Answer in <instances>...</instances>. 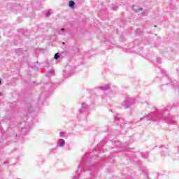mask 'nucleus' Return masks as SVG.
<instances>
[{"label":"nucleus","mask_w":179,"mask_h":179,"mask_svg":"<svg viewBox=\"0 0 179 179\" xmlns=\"http://www.w3.org/2000/svg\"><path fill=\"white\" fill-rule=\"evenodd\" d=\"M143 120L155 122H159V121L162 120L169 125H173L174 123H176V116L169 114L166 111V109H161L157 112L150 113L148 115L141 117L140 121H143Z\"/></svg>","instance_id":"1"},{"label":"nucleus","mask_w":179,"mask_h":179,"mask_svg":"<svg viewBox=\"0 0 179 179\" xmlns=\"http://www.w3.org/2000/svg\"><path fill=\"white\" fill-rule=\"evenodd\" d=\"M16 127L17 123L10 122V127L8 129L7 132L9 133L10 136L12 139H16L17 138H20L21 135H26L29 134L30 131V126L26 123L25 127Z\"/></svg>","instance_id":"2"},{"label":"nucleus","mask_w":179,"mask_h":179,"mask_svg":"<svg viewBox=\"0 0 179 179\" xmlns=\"http://www.w3.org/2000/svg\"><path fill=\"white\" fill-rule=\"evenodd\" d=\"M89 156H90V154H89V152H87L85 155L83 157L82 162H80V164L78 166V169L80 170L83 169L84 171V173H86V171H87V169H86L85 167H89V166H90Z\"/></svg>","instance_id":"3"},{"label":"nucleus","mask_w":179,"mask_h":179,"mask_svg":"<svg viewBox=\"0 0 179 179\" xmlns=\"http://www.w3.org/2000/svg\"><path fill=\"white\" fill-rule=\"evenodd\" d=\"M135 104V99L127 98L124 100L121 104V108H124L127 110V108H129V107H132Z\"/></svg>","instance_id":"4"},{"label":"nucleus","mask_w":179,"mask_h":179,"mask_svg":"<svg viewBox=\"0 0 179 179\" xmlns=\"http://www.w3.org/2000/svg\"><path fill=\"white\" fill-rule=\"evenodd\" d=\"M5 122H9V120L8 118H5L0 120V132H1V136L3 135V134L5 133V130L3 129V128H2V125H3Z\"/></svg>","instance_id":"5"},{"label":"nucleus","mask_w":179,"mask_h":179,"mask_svg":"<svg viewBox=\"0 0 179 179\" xmlns=\"http://www.w3.org/2000/svg\"><path fill=\"white\" fill-rule=\"evenodd\" d=\"M57 146H59V148H64V146H65V140L62 138L59 139Z\"/></svg>","instance_id":"6"},{"label":"nucleus","mask_w":179,"mask_h":179,"mask_svg":"<svg viewBox=\"0 0 179 179\" xmlns=\"http://www.w3.org/2000/svg\"><path fill=\"white\" fill-rule=\"evenodd\" d=\"M133 10H134V12H142V10H143V8L138 6H132Z\"/></svg>","instance_id":"7"},{"label":"nucleus","mask_w":179,"mask_h":179,"mask_svg":"<svg viewBox=\"0 0 179 179\" xmlns=\"http://www.w3.org/2000/svg\"><path fill=\"white\" fill-rule=\"evenodd\" d=\"M99 89H100V90H103V92H106V90H110V86L108 85L99 86Z\"/></svg>","instance_id":"8"},{"label":"nucleus","mask_w":179,"mask_h":179,"mask_svg":"<svg viewBox=\"0 0 179 179\" xmlns=\"http://www.w3.org/2000/svg\"><path fill=\"white\" fill-rule=\"evenodd\" d=\"M15 54H17V55H22L23 54V50L22 49H15Z\"/></svg>","instance_id":"9"},{"label":"nucleus","mask_w":179,"mask_h":179,"mask_svg":"<svg viewBox=\"0 0 179 179\" xmlns=\"http://www.w3.org/2000/svg\"><path fill=\"white\" fill-rule=\"evenodd\" d=\"M52 86V83H48L44 86V89H45L46 92H50V87Z\"/></svg>","instance_id":"10"},{"label":"nucleus","mask_w":179,"mask_h":179,"mask_svg":"<svg viewBox=\"0 0 179 179\" xmlns=\"http://www.w3.org/2000/svg\"><path fill=\"white\" fill-rule=\"evenodd\" d=\"M72 50L74 51V52H79V46L78 45H75L72 47Z\"/></svg>","instance_id":"11"},{"label":"nucleus","mask_w":179,"mask_h":179,"mask_svg":"<svg viewBox=\"0 0 179 179\" xmlns=\"http://www.w3.org/2000/svg\"><path fill=\"white\" fill-rule=\"evenodd\" d=\"M141 156L143 159H148V157H149V154L148 152H142Z\"/></svg>","instance_id":"12"},{"label":"nucleus","mask_w":179,"mask_h":179,"mask_svg":"<svg viewBox=\"0 0 179 179\" xmlns=\"http://www.w3.org/2000/svg\"><path fill=\"white\" fill-rule=\"evenodd\" d=\"M59 34L61 36H65V28H62L60 31H59Z\"/></svg>","instance_id":"13"},{"label":"nucleus","mask_w":179,"mask_h":179,"mask_svg":"<svg viewBox=\"0 0 179 179\" xmlns=\"http://www.w3.org/2000/svg\"><path fill=\"white\" fill-rule=\"evenodd\" d=\"M91 177H96L97 176V171H92L90 172Z\"/></svg>","instance_id":"14"},{"label":"nucleus","mask_w":179,"mask_h":179,"mask_svg":"<svg viewBox=\"0 0 179 179\" xmlns=\"http://www.w3.org/2000/svg\"><path fill=\"white\" fill-rule=\"evenodd\" d=\"M69 6L70 8H75V1H70L69 3Z\"/></svg>","instance_id":"15"},{"label":"nucleus","mask_w":179,"mask_h":179,"mask_svg":"<svg viewBox=\"0 0 179 179\" xmlns=\"http://www.w3.org/2000/svg\"><path fill=\"white\" fill-rule=\"evenodd\" d=\"M87 108V104H86V103L83 102L81 106V108L86 110V108Z\"/></svg>","instance_id":"16"},{"label":"nucleus","mask_w":179,"mask_h":179,"mask_svg":"<svg viewBox=\"0 0 179 179\" xmlns=\"http://www.w3.org/2000/svg\"><path fill=\"white\" fill-rule=\"evenodd\" d=\"M46 17H49V16H51V10H48L45 13Z\"/></svg>","instance_id":"17"},{"label":"nucleus","mask_w":179,"mask_h":179,"mask_svg":"<svg viewBox=\"0 0 179 179\" xmlns=\"http://www.w3.org/2000/svg\"><path fill=\"white\" fill-rule=\"evenodd\" d=\"M48 73H50V75L55 76V70L51 69V70L49 71Z\"/></svg>","instance_id":"18"},{"label":"nucleus","mask_w":179,"mask_h":179,"mask_svg":"<svg viewBox=\"0 0 179 179\" xmlns=\"http://www.w3.org/2000/svg\"><path fill=\"white\" fill-rule=\"evenodd\" d=\"M65 134H66L65 131H61L59 133L60 138H64L65 137Z\"/></svg>","instance_id":"19"},{"label":"nucleus","mask_w":179,"mask_h":179,"mask_svg":"<svg viewBox=\"0 0 179 179\" xmlns=\"http://www.w3.org/2000/svg\"><path fill=\"white\" fill-rule=\"evenodd\" d=\"M59 53H55V56H54V59H59Z\"/></svg>","instance_id":"20"},{"label":"nucleus","mask_w":179,"mask_h":179,"mask_svg":"<svg viewBox=\"0 0 179 179\" xmlns=\"http://www.w3.org/2000/svg\"><path fill=\"white\" fill-rule=\"evenodd\" d=\"M112 9H113V10H117L118 9V6L113 5Z\"/></svg>","instance_id":"21"},{"label":"nucleus","mask_w":179,"mask_h":179,"mask_svg":"<svg viewBox=\"0 0 179 179\" xmlns=\"http://www.w3.org/2000/svg\"><path fill=\"white\" fill-rule=\"evenodd\" d=\"M157 64H162V59L160 57L157 58Z\"/></svg>","instance_id":"22"},{"label":"nucleus","mask_w":179,"mask_h":179,"mask_svg":"<svg viewBox=\"0 0 179 179\" xmlns=\"http://www.w3.org/2000/svg\"><path fill=\"white\" fill-rule=\"evenodd\" d=\"M28 112H29V113H33V108H32L31 106H29V107L28 108Z\"/></svg>","instance_id":"23"},{"label":"nucleus","mask_w":179,"mask_h":179,"mask_svg":"<svg viewBox=\"0 0 179 179\" xmlns=\"http://www.w3.org/2000/svg\"><path fill=\"white\" fill-rule=\"evenodd\" d=\"M115 121L116 122H118V121H121V118H120L119 117H115Z\"/></svg>","instance_id":"24"},{"label":"nucleus","mask_w":179,"mask_h":179,"mask_svg":"<svg viewBox=\"0 0 179 179\" xmlns=\"http://www.w3.org/2000/svg\"><path fill=\"white\" fill-rule=\"evenodd\" d=\"M120 127H121L122 128H124V127H127V124L122 123V124H120Z\"/></svg>","instance_id":"25"},{"label":"nucleus","mask_w":179,"mask_h":179,"mask_svg":"<svg viewBox=\"0 0 179 179\" xmlns=\"http://www.w3.org/2000/svg\"><path fill=\"white\" fill-rule=\"evenodd\" d=\"M52 26V24H47V27H51Z\"/></svg>","instance_id":"26"},{"label":"nucleus","mask_w":179,"mask_h":179,"mask_svg":"<svg viewBox=\"0 0 179 179\" xmlns=\"http://www.w3.org/2000/svg\"><path fill=\"white\" fill-rule=\"evenodd\" d=\"M8 161H6L3 162V164H8Z\"/></svg>","instance_id":"27"},{"label":"nucleus","mask_w":179,"mask_h":179,"mask_svg":"<svg viewBox=\"0 0 179 179\" xmlns=\"http://www.w3.org/2000/svg\"><path fill=\"white\" fill-rule=\"evenodd\" d=\"M0 96H3V93L0 92Z\"/></svg>","instance_id":"28"},{"label":"nucleus","mask_w":179,"mask_h":179,"mask_svg":"<svg viewBox=\"0 0 179 179\" xmlns=\"http://www.w3.org/2000/svg\"><path fill=\"white\" fill-rule=\"evenodd\" d=\"M89 170H90V171H92V169H90Z\"/></svg>","instance_id":"29"},{"label":"nucleus","mask_w":179,"mask_h":179,"mask_svg":"<svg viewBox=\"0 0 179 179\" xmlns=\"http://www.w3.org/2000/svg\"><path fill=\"white\" fill-rule=\"evenodd\" d=\"M155 27H157V26L155 25Z\"/></svg>","instance_id":"30"},{"label":"nucleus","mask_w":179,"mask_h":179,"mask_svg":"<svg viewBox=\"0 0 179 179\" xmlns=\"http://www.w3.org/2000/svg\"><path fill=\"white\" fill-rule=\"evenodd\" d=\"M0 85H1V78H0Z\"/></svg>","instance_id":"31"},{"label":"nucleus","mask_w":179,"mask_h":179,"mask_svg":"<svg viewBox=\"0 0 179 179\" xmlns=\"http://www.w3.org/2000/svg\"><path fill=\"white\" fill-rule=\"evenodd\" d=\"M139 52V50L138 52Z\"/></svg>","instance_id":"32"},{"label":"nucleus","mask_w":179,"mask_h":179,"mask_svg":"<svg viewBox=\"0 0 179 179\" xmlns=\"http://www.w3.org/2000/svg\"><path fill=\"white\" fill-rule=\"evenodd\" d=\"M179 70V69H178V70L177 71H178Z\"/></svg>","instance_id":"33"}]
</instances>
